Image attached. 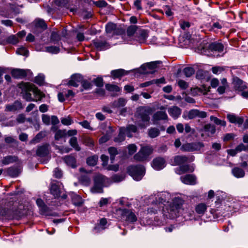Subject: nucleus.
<instances>
[{
	"label": "nucleus",
	"instance_id": "16",
	"mask_svg": "<svg viewBox=\"0 0 248 248\" xmlns=\"http://www.w3.org/2000/svg\"><path fill=\"white\" fill-rule=\"evenodd\" d=\"M181 181L185 184L194 185L196 184V177L193 174H186L180 177Z\"/></svg>",
	"mask_w": 248,
	"mask_h": 248
},
{
	"label": "nucleus",
	"instance_id": "24",
	"mask_svg": "<svg viewBox=\"0 0 248 248\" xmlns=\"http://www.w3.org/2000/svg\"><path fill=\"white\" fill-rule=\"evenodd\" d=\"M37 206L39 208V210L42 215H46L48 210V207L45 204L44 201L41 199H37L36 201Z\"/></svg>",
	"mask_w": 248,
	"mask_h": 248
},
{
	"label": "nucleus",
	"instance_id": "15",
	"mask_svg": "<svg viewBox=\"0 0 248 248\" xmlns=\"http://www.w3.org/2000/svg\"><path fill=\"white\" fill-rule=\"evenodd\" d=\"M106 31L107 34L113 36L122 32L121 30L118 29L116 25L112 23H108L106 25Z\"/></svg>",
	"mask_w": 248,
	"mask_h": 248
},
{
	"label": "nucleus",
	"instance_id": "43",
	"mask_svg": "<svg viewBox=\"0 0 248 248\" xmlns=\"http://www.w3.org/2000/svg\"><path fill=\"white\" fill-rule=\"evenodd\" d=\"M45 51L51 54H57L60 51L59 47L56 46H50L45 47Z\"/></svg>",
	"mask_w": 248,
	"mask_h": 248
},
{
	"label": "nucleus",
	"instance_id": "10",
	"mask_svg": "<svg viewBox=\"0 0 248 248\" xmlns=\"http://www.w3.org/2000/svg\"><path fill=\"white\" fill-rule=\"evenodd\" d=\"M203 147V144L201 142L187 143L183 144L181 149L184 152L198 151Z\"/></svg>",
	"mask_w": 248,
	"mask_h": 248
},
{
	"label": "nucleus",
	"instance_id": "9",
	"mask_svg": "<svg viewBox=\"0 0 248 248\" xmlns=\"http://www.w3.org/2000/svg\"><path fill=\"white\" fill-rule=\"evenodd\" d=\"M122 218L128 223H134L137 220V217L132 210L128 209L121 210Z\"/></svg>",
	"mask_w": 248,
	"mask_h": 248
},
{
	"label": "nucleus",
	"instance_id": "51",
	"mask_svg": "<svg viewBox=\"0 0 248 248\" xmlns=\"http://www.w3.org/2000/svg\"><path fill=\"white\" fill-rule=\"evenodd\" d=\"M45 78L43 75H39L34 78V82L39 85H42L44 82Z\"/></svg>",
	"mask_w": 248,
	"mask_h": 248
},
{
	"label": "nucleus",
	"instance_id": "20",
	"mask_svg": "<svg viewBox=\"0 0 248 248\" xmlns=\"http://www.w3.org/2000/svg\"><path fill=\"white\" fill-rule=\"evenodd\" d=\"M227 118L229 121L232 124H237L241 125L244 122V119L242 117H237L233 114H228L227 115Z\"/></svg>",
	"mask_w": 248,
	"mask_h": 248
},
{
	"label": "nucleus",
	"instance_id": "21",
	"mask_svg": "<svg viewBox=\"0 0 248 248\" xmlns=\"http://www.w3.org/2000/svg\"><path fill=\"white\" fill-rule=\"evenodd\" d=\"M48 146V144H45L38 147L36 151V155L40 157L46 156L49 153Z\"/></svg>",
	"mask_w": 248,
	"mask_h": 248
},
{
	"label": "nucleus",
	"instance_id": "3",
	"mask_svg": "<svg viewBox=\"0 0 248 248\" xmlns=\"http://www.w3.org/2000/svg\"><path fill=\"white\" fill-rule=\"evenodd\" d=\"M184 201L180 198H175L172 202L169 204L167 208L168 213L170 217H175L178 215V214L182 210V206Z\"/></svg>",
	"mask_w": 248,
	"mask_h": 248
},
{
	"label": "nucleus",
	"instance_id": "53",
	"mask_svg": "<svg viewBox=\"0 0 248 248\" xmlns=\"http://www.w3.org/2000/svg\"><path fill=\"white\" fill-rule=\"evenodd\" d=\"M93 81L97 87H102L103 86V79L101 77H98L94 78Z\"/></svg>",
	"mask_w": 248,
	"mask_h": 248
},
{
	"label": "nucleus",
	"instance_id": "17",
	"mask_svg": "<svg viewBox=\"0 0 248 248\" xmlns=\"http://www.w3.org/2000/svg\"><path fill=\"white\" fill-rule=\"evenodd\" d=\"M153 168L156 170H160L165 166V160L162 157L155 158L152 163Z\"/></svg>",
	"mask_w": 248,
	"mask_h": 248
},
{
	"label": "nucleus",
	"instance_id": "49",
	"mask_svg": "<svg viewBox=\"0 0 248 248\" xmlns=\"http://www.w3.org/2000/svg\"><path fill=\"white\" fill-rule=\"evenodd\" d=\"M160 61H155V62H151L147 63L145 66L148 68L149 69H155L157 67V64L160 63ZM145 66H143V67H144Z\"/></svg>",
	"mask_w": 248,
	"mask_h": 248
},
{
	"label": "nucleus",
	"instance_id": "61",
	"mask_svg": "<svg viewBox=\"0 0 248 248\" xmlns=\"http://www.w3.org/2000/svg\"><path fill=\"white\" fill-rule=\"evenodd\" d=\"M79 124L86 129L92 130V128L90 126V123L86 120L79 122Z\"/></svg>",
	"mask_w": 248,
	"mask_h": 248
},
{
	"label": "nucleus",
	"instance_id": "6",
	"mask_svg": "<svg viewBox=\"0 0 248 248\" xmlns=\"http://www.w3.org/2000/svg\"><path fill=\"white\" fill-rule=\"evenodd\" d=\"M151 146H146L141 148L139 152L134 156L135 160L138 161H143L146 160L153 152Z\"/></svg>",
	"mask_w": 248,
	"mask_h": 248
},
{
	"label": "nucleus",
	"instance_id": "58",
	"mask_svg": "<svg viewBox=\"0 0 248 248\" xmlns=\"http://www.w3.org/2000/svg\"><path fill=\"white\" fill-rule=\"evenodd\" d=\"M23 91L25 92V94L23 95V98L27 101H34L35 100L31 97V94L30 93L29 91H26L25 90H23Z\"/></svg>",
	"mask_w": 248,
	"mask_h": 248
},
{
	"label": "nucleus",
	"instance_id": "22",
	"mask_svg": "<svg viewBox=\"0 0 248 248\" xmlns=\"http://www.w3.org/2000/svg\"><path fill=\"white\" fill-rule=\"evenodd\" d=\"M168 113L174 119H177L181 114V109L177 106H172L168 108Z\"/></svg>",
	"mask_w": 248,
	"mask_h": 248
},
{
	"label": "nucleus",
	"instance_id": "27",
	"mask_svg": "<svg viewBox=\"0 0 248 248\" xmlns=\"http://www.w3.org/2000/svg\"><path fill=\"white\" fill-rule=\"evenodd\" d=\"M65 163L72 168L76 167V160L75 158L71 155H67L63 158Z\"/></svg>",
	"mask_w": 248,
	"mask_h": 248
},
{
	"label": "nucleus",
	"instance_id": "57",
	"mask_svg": "<svg viewBox=\"0 0 248 248\" xmlns=\"http://www.w3.org/2000/svg\"><path fill=\"white\" fill-rule=\"evenodd\" d=\"M225 70L223 67L221 66H215L212 67V71L215 74H219Z\"/></svg>",
	"mask_w": 248,
	"mask_h": 248
},
{
	"label": "nucleus",
	"instance_id": "40",
	"mask_svg": "<svg viewBox=\"0 0 248 248\" xmlns=\"http://www.w3.org/2000/svg\"><path fill=\"white\" fill-rule=\"evenodd\" d=\"M203 128L205 132L211 135L214 134L216 130L215 126L211 124H205Z\"/></svg>",
	"mask_w": 248,
	"mask_h": 248
},
{
	"label": "nucleus",
	"instance_id": "45",
	"mask_svg": "<svg viewBox=\"0 0 248 248\" xmlns=\"http://www.w3.org/2000/svg\"><path fill=\"white\" fill-rule=\"evenodd\" d=\"M108 151L110 155L111 163H113L115 155L118 154L117 149L115 147H111L108 149Z\"/></svg>",
	"mask_w": 248,
	"mask_h": 248
},
{
	"label": "nucleus",
	"instance_id": "31",
	"mask_svg": "<svg viewBox=\"0 0 248 248\" xmlns=\"http://www.w3.org/2000/svg\"><path fill=\"white\" fill-rule=\"evenodd\" d=\"M7 172L10 176L12 177H16L18 175L19 170L16 167H10L7 169Z\"/></svg>",
	"mask_w": 248,
	"mask_h": 248
},
{
	"label": "nucleus",
	"instance_id": "32",
	"mask_svg": "<svg viewBox=\"0 0 248 248\" xmlns=\"http://www.w3.org/2000/svg\"><path fill=\"white\" fill-rule=\"evenodd\" d=\"M17 157L15 156L8 155L3 158L1 162L3 165H8L9 164L16 161Z\"/></svg>",
	"mask_w": 248,
	"mask_h": 248
},
{
	"label": "nucleus",
	"instance_id": "34",
	"mask_svg": "<svg viewBox=\"0 0 248 248\" xmlns=\"http://www.w3.org/2000/svg\"><path fill=\"white\" fill-rule=\"evenodd\" d=\"M70 145L77 151H79L80 150V147L78 145V143L77 138L75 137H72L69 140Z\"/></svg>",
	"mask_w": 248,
	"mask_h": 248
},
{
	"label": "nucleus",
	"instance_id": "36",
	"mask_svg": "<svg viewBox=\"0 0 248 248\" xmlns=\"http://www.w3.org/2000/svg\"><path fill=\"white\" fill-rule=\"evenodd\" d=\"M111 74L114 78H119L125 74V71L122 69L114 70L111 72Z\"/></svg>",
	"mask_w": 248,
	"mask_h": 248
},
{
	"label": "nucleus",
	"instance_id": "41",
	"mask_svg": "<svg viewBox=\"0 0 248 248\" xmlns=\"http://www.w3.org/2000/svg\"><path fill=\"white\" fill-rule=\"evenodd\" d=\"M61 39V35L56 31L52 32L50 36V42L56 44Z\"/></svg>",
	"mask_w": 248,
	"mask_h": 248
},
{
	"label": "nucleus",
	"instance_id": "42",
	"mask_svg": "<svg viewBox=\"0 0 248 248\" xmlns=\"http://www.w3.org/2000/svg\"><path fill=\"white\" fill-rule=\"evenodd\" d=\"M66 135V130H58L55 134V140H59L61 139L64 138Z\"/></svg>",
	"mask_w": 248,
	"mask_h": 248
},
{
	"label": "nucleus",
	"instance_id": "54",
	"mask_svg": "<svg viewBox=\"0 0 248 248\" xmlns=\"http://www.w3.org/2000/svg\"><path fill=\"white\" fill-rule=\"evenodd\" d=\"M61 123L63 125H69L72 124L73 121L71 117L68 116L66 118H62L61 119Z\"/></svg>",
	"mask_w": 248,
	"mask_h": 248
},
{
	"label": "nucleus",
	"instance_id": "18",
	"mask_svg": "<svg viewBox=\"0 0 248 248\" xmlns=\"http://www.w3.org/2000/svg\"><path fill=\"white\" fill-rule=\"evenodd\" d=\"M28 70L15 69L11 72L12 76L16 78H23L27 75Z\"/></svg>",
	"mask_w": 248,
	"mask_h": 248
},
{
	"label": "nucleus",
	"instance_id": "19",
	"mask_svg": "<svg viewBox=\"0 0 248 248\" xmlns=\"http://www.w3.org/2000/svg\"><path fill=\"white\" fill-rule=\"evenodd\" d=\"M22 108V104L20 101H16L13 104L7 105L5 107L6 111H15Z\"/></svg>",
	"mask_w": 248,
	"mask_h": 248
},
{
	"label": "nucleus",
	"instance_id": "4",
	"mask_svg": "<svg viewBox=\"0 0 248 248\" xmlns=\"http://www.w3.org/2000/svg\"><path fill=\"white\" fill-rule=\"evenodd\" d=\"M18 87L21 89L26 91H32L35 97L34 101H41L45 96V94L38 90L33 84L23 82L19 84Z\"/></svg>",
	"mask_w": 248,
	"mask_h": 248
},
{
	"label": "nucleus",
	"instance_id": "11",
	"mask_svg": "<svg viewBox=\"0 0 248 248\" xmlns=\"http://www.w3.org/2000/svg\"><path fill=\"white\" fill-rule=\"evenodd\" d=\"M160 111L155 112L153 116V121L154 124H156L159 121L167 120L168 117L166 112V107L161 106L159 108Z\"/></svg>",
	"mask_w": 248,
	"mask_h": 248
},
{
	"label": "nucleus",
	"instance_id": "5",
	"mask_svg": "<svg viewBox=\"0 0 248 248\" xmlns=\"http://www.w3.org/2000/svg\"><path fill=\"white\" fill-rule=\"evenodd\" d=\"M145 168L141 165L131 166L127 168V172L137 181L140 180L145 173Z\"/></svg>",
	"mask_w": 248,
	"mask_h": 248
},
{
	"label": "nucleus",
	"instance_id": "7",
	"mask_svg": "<svg viewBox=\"0 0 248 248\" xmlns=\"http://www.w3.org/2000/svg\"><path fill=\"white\" fill-rule=\"evenodd\" d=\"M106 179V177L101 174H97L94 178V186L92 191L94 193L103 192V187Z\"/></svg>",
	"mask_w": 248,
	"mask_h": 248
},
{
	"label": "nucleus",
	"instance_id": "33",
	"mask_svg": "<svg viewBox=\"0 0 248 248\" xmlns=\"http://www.w3.org/2000/svg\"><path fill=\"white\" fill-rule=\"evenodd\" d=\"M234 84L235 89L239 91H242L247 88L246 85L243 83V81L239 79L236 80L234 82Z\"/></svg>",
	"mask_w": 248,
	"mask_h": 248
},
{
	"label": "nucleus",
	"instance_id": "59",
	"mask_svg": "<svg viewBox=\"0 0 248 248\" xmlns=\"http://www.w3.org/2000/svg\"><path fill=\"white\" fill-rule=\"evenodd\" d=\"M28 53V50L24 47H21L16 50V53L24 56H27Z\"/></svg>",
	"mask_w": 248,
	"mask_h": 248
},
{
	"label": "nucleus",
	"instance_id": "62",
	"mask_svg": "<svg viewBox=\"0 0 248 248\" xmlns=\"http://www.w3.org/2000/svg\"><path fill=\"white\" fill-rule=\"evenodd\" d=\"M178 86L182 89H186L188 87V83L183 80H179L178 82Z\"/></svg>",
	"mask_w": 248,
	"mask_h": 248
},
{
	"label": "nucleus",
	"instance_id": "48",
	"mask_svg": "<svg viewBox=\"0 0 248 248\" xmlns=\"http://www.w3.org/2000/svg\"><path fill=\"white\" fill-rule=\"evenodd\" d=\"M81 84L82 87L85 90H88L92 88V83L87 80L84 79L83 78L82 79Z\"/></svg>",
	"mask_w": 248,
	"mask_h": 248
},
{
	"label": "nucleus",
	"instance_id": "35",
	"mask_svg": "<svg viewBox=\"0 0 248 248\" xmlns=\"http://www.w3.org/2000/svg\"><path fill=\"white\" fill-rule=\"evenodd\" d=\"M72 201L76 206H80L83 203L82 199L81 197L77 194H73L72 197Z\"/></svg>",
	"mask_w": 248,
	"mask_h": 248
},
{
	"label": "nucleus",
	"instance_id": "46",
	"mask_svg": "<svg viewBox=\"0 0 248 248\" xmlns=\"http://www.w3.org/2000/svg\"><path fill=\"white\" fill-rule=\"evenodd\" d=\"M97 159V156H90L87 158L86 162L88 165L93 166L96 164Z\"/></svg>",
	"mask_w": 248,
	"mask_h": 248
},
{
	"label": "nucleus",
	"instance_id": "44",
	"mask_svg": "<svg viewBox=\"0 0 248 248\" xmlns=\"http://www.w3.org/2000/svg\"><path fill=\"white\" fill-rule=\"evenodd\" d=\"M107 219L105 218H101L100 220L99 223L98 224L97 226H96L94 228V230L96 231V232H98L99 231V229L100 228H101L102 230H104L105 229V226L107 224Z\"/></svg>",
	"mask_w": 248,
	"mask_h": 248
},
{
	"label": "nucleus",
	"instance_id": "64",
	"mask_svg": "<svg viewBox=\"0 0 248 248\" xmlns=\"http://www.w3.org/2000/svg\"><path fill=\"white\" fill-rule=\"evenodd\" d=\"M50 121L51 119L48 115L45 114L42 115V121L46 125L50 124Z\"/></svg>",
	"mask_w": 248,
	"mask_h": 248
},
{
	"label": "nucleus",
	"instance_id": "1",
	"mask_svg": "<svg viewBox=\"0 0 248 248\" xmlns=\"http://www.w3.org/2000/svg\"><path fill=\"white\" fill-rule=\"evenodd\" d=\"M153 112V109L149 107H140L137 108L136 116L138 120L136 122L138 126L141 128L149 124V115Z\"/></svg>",
	"mask_w": 248,
	"mask_h": 248
},
{
	"label": "nucleus",
	"instance_id": "52",
	"mask_svg": "<svg viewBox=\"0 0 248 248\" xmlns=\"http://www.w3.org/2000/svg\"><path fill=\"white\" fill-rule=\"evenodd\" d=\"M35 26L37 27H40L43 29H46L47 28V26L45 21L42 19L36 20Z\"/></svg>",
	"mask_w": 248,
	"mask_h": 248
},
{
	"label": "nucleus",
	"instance_id": "56",
	"mask_svg": "<svg viewBox=\"0 0 248 248\" xmlns=\"http://www.w3.org/2000/svg\"><path fill=\"white\" fill-rule=\"evenodd\" d=\"M198 109H192L190 110L188 113V117L190 119H194L196 117H198Z\"/></svg>",
	"mask_w": 248,
	"mask_h": 248
},
{
	"label": "nucleus",
	"instance_id": "28",
	"mask_svg": "<svg viewBox=\"0 0 248 248\" xmlns=\"http://www.w3.org/2000/svg\"><path fill=\"white\" fill-rule=\"evenodd\" d=\"M126 103V100L124 98H119L111 103V106L113 108H118L124 107Z\"/></svg>",
	"mask_w": 248,
	"mask_h": 248
},
{
	"label": "nucleus",
	"instance_id": "47",
	"mask_svg": "<svg viewBox=\"0 0 248 248\" xmlns=\"http://www.w3.org/2000/svg\"><path fill=\"white\" fill-rule=\"evenodd\" d=\"M183 72L186 77H190L194 74L195 70L192 67H186L184 69Z\"/></svg>",
	"mask_w": 248,
	"mask_h": 248
},
{
	"label": "nucleus",
	"instance_id": "2",
	"mask_svg": "<svg viewBox=\"0 0 248 248\" xmlns=\"http://www.w3.org/2000/svg\"><path fill=\"white\" fill-rule=\"evenodd\" d=\"M149 200L151 201L152 207L148 209V213L156 214L158 211L163 210L165 203L167 202L163 194H160L157 196H151Z\"/></svg>",
	"mask_w": 248,
	"mask_h": 248
},
{
	"label": "nucleus",
	"instance_id": "26",
	"mask_svg": "<svg viewBox=\"0 0 248 248\" xmlns=\"http://www.w3.org/2000/svg\"><path fill=\"white\" fill-rule=\"evenodd\" d=\"M125 129L124 127H121L119 129V133L117 137L115 138L114 141L116 143H120L125 140Z\"/></svg>",
	"mask_w": 248,
	"mask_h": 248
},
{
	"label": "nucleus",
	"instance_id": "12",
	"mask_svg": "<svg viewBox=\"0 0 248 248\" xmlns=\"http://www.w3.org/2000/svg\"><path fill=\"white\" fill-rule=\"evenodd\" d=\"M194 170V168L188 164L182 165L175 169V172L179 175H181L186 172H192Z\"/></svg>",
	"mask_w": 248,
	"mask_h": 248
},
{
	"label": "nucleus",
	"instance_id": "50",
	"mask_svg": "<svg viewBox=\"0 0 248 248\" xmlns=\"http://www.w3.org/2000/svg\"><path fill=\"white\" fill-rule=\"evenodd\" d=\"M137 30V27L135 25L130 26L127 29V34L129 36H131L134 34Z\"/></svg>",
	"mask_w": 248,
	"mask_h": 248
},
{
	"label": "nucleus",
	"instance_id": "60",
	"mask_svg": "<svg viewBox=\"0 0 248 248\" xmlns=\"http://www.w3.org/2000/svg\"><path fill=\"white\" fill-rule=\"evenodd\" d=\"M223 26V22L222 21H218L215 22H214L212 26V29H222Z\"/></svg>",
	"mask_w": 248,
	"mask_h": 248
},
{
	"label": "nucleus",
	"instance_id": "23",
	"mask_svg": "<svg viewBox=\"0 0 248 248\" xmlns=\"http://www.w3.org/2000/svg\"><path fill=\"white\" fill-rule=\"evenodd\" d=\"M208 48L212 52H221L223 50L224 46L221 43L214 42L209 45Z\"/></svg>",
	"mask_w": 248,
	"mask_h": 248
},
{
	"label": "nucleus",
	"instance_id": "37",
	"mask_svg": "<svg viewBox=\"0 0 248 248\" xmlns=\"http://www.w3.org/2000/svg\"><path fill=\"white\" fill-rule=\"evenodd\" d=\"M105 88L107 91L112 93H117L121 91L120 87L113 84H106Z\"/></svg>",
	"mask_w": 248,
	"mask_h": 248
},
{
	"label": "nucleus",
	"instance_id": "39",
	"mask_svg": "<svg viewBox=\"0 0 248 248\" xmlns=\"http://www.w3.org/2000/svg\"><path fill=\"white\" fill-rule=\"evenodd\" d=\"M160 134L159 130L155 127L151 128L148 130V135L151 138L157 137Z\"/></svg>",
	"mask_w": 248,
	"mask_h": 248
},
{
	"label": "nucleus",
	"instance_id": "8",
	"mask_svg": "<svg viewBox=\"0 0 248 248\" xmlns=\"http://www.w3.org/2000/svg\"><path fill=\"white\" fill-rule=\"evenodd\" d=\"M194 158L193 155H178L173 157L171 163L173 166H180L186 163L192 162Z\"/></svg>",
	"mask_w": 248,
	"mask_h": 248
},
{
	"label": "nucleus",
	"instance_id": "30",
	"mask_svg": "<svg viewBox=\"0 0 248 248\" xmlns=\"http://www.w3.org/2000/svg\"><path fill=\"white\" fill-rule=\"evenodd\" d=\"M232 174L237 178H242L244 177L245 172L244 170L239 167H235L232 169Z\"/></svg>",
	"mask_w": 248,
	"mask_h": 248
},
{
	"label": "nucleus",
	"instance_id": "29",
	"mask_svg": "<svg viewBox=\"0 0 248 248\" xmlns=\"http://www.w3.org/2000/svg\"><path fill=\"white\" fill-rule=\"evenodd\" d=\"M195 209L198 214L203 215L207 209V205L205 203H201L195 206Z\"/></svg>",
	"mask_w": 248,
	"mask_h": 248
},
{
	"label": "nucleus",
	"instance_id": "63",
	"mask_svg": "<svg viewBox=\"0 0 248 248\" xmlns=\"http://www.w3.org/2000/svg\"><path fill=\"white\" fill-rule=\"evenodd\" d=\"M128 153L130 155H132L137 151V147L135 144H131L128 146Z\"/></svg>",
	"mask_w": 248,
	"mask_h": 248
},
{
	"label": "nucleus",
	"instance_id": "55",
	"mask_svg": "<svg viewBox=\"0 0 248 248\" xmlns=\"http://www.w3.org/2000/svg\"><path fill=\"white\" fill-rule=\"evenodd\" d=\"M6 41L8 43L15 45L18 43V40L16 36L11 35L7 38Z\"/></svg>",
	"mask_w": 248,
	"mask_h": 248
},
{
	"label": "nucleus",
	"instance_id": "13",
	"mask_svg": "<svg viewBox=\"0 0 248 248\" xmlns=\"http://www.w3.org/2000/svg\"><path fill=\"white\" fill-rule=\"evenodd\" d=\"M93 43L98 50H105L109 47L108 44L104 40L96 39L93 41Z\"/></svg>",
	"mask_w": 248,
	"mask_h": 248
},
{
	"label": "nucleus",
	"instance_id": "14",
	"mask_svg": "<svg viewBox=\"0 0 248 248\" xmlns=\"http://www.w3.org/2000/svg\"><path fill=\"white\" fill-rule=\"evenodd\" d=\"M83 77L81 75L76 74L73 75L68 82L69 86L78 87L79 83L81 82Z\"/></svg>",
	"mask_w": 248,
	"mask_h": 248
},
{
	"label": "nucleus",
	"instance_id": "25",
	"mask_svg": "<svg viewBox=\"0 0 248 248\" xmlns=\"http://www.w3.org/2000/svg\"><path fill=\"white\" fill-rule=\"evenodd\" d=\"M50 193L55 198H58L60 195V188L58 184L53 183L50 188Z\"/></svg>",
	"mask_w": 248,
	"mask_h": 248
},
{
	"label": "nucleus",
	"instance_id": "38",
	"mask_svg": "<svg viewBox=\"0 0 248 248\" xmlns=\"http://www.w3.org/2000/svg\"><path fill=\"white\" fill-rule=\"evenodd\" d=\"M125 129V133L128 137H131V132L135 133L137 130L136 126L133 124L128 125Z\"/></svg>",
	"mask_w": 248,
	"mask_h": 248
}]
</instances>
